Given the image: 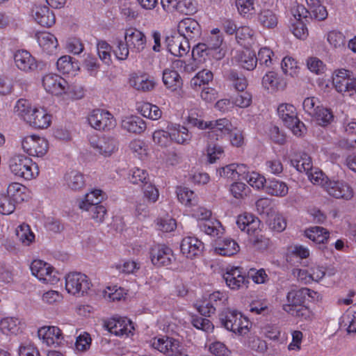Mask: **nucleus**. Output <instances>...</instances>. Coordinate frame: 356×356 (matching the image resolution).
Wrapping results in <instances>:
<instances>
[{
	"mask_svg": "<svg viewBox=\"0 0 356 356\" xmlns=\"http://www.w3.org/2000/svg\"><path fill=\"white\" fill-rule=\"evenodd\" d=\"M124 41L115 38L113 41V53L119 60H126L129 51L140 54L147 47V37L143 32L136 29H127L124 34Z\"/></svg>",
	"mask_w": 356,
	"mask_h": 356,
	"instance_id": "f257e3e1",
	"label": "nucleus"
},
{
	"mask_svg": "<svg viewBox=\"0 0 356 356\" xmlns=\"http://www.w3.org/2000/svg\"><path fill=\"white\" fill-rule=\"evenodd\" d=\"M316 293L308 288L291 289L286 294V302L282 309L289 315L302 321H310L313 319L312 311L303 305L307 296L314 298Z\"/></svg>",
	"mask_w": 356,
	"mask_h": 356,
	"instance_id": "f03ea898",
	"label": "nucleus"
},
{
	"mask_svg": "<svg viewBox=\"0 0 356 356\" xmlns=\"http://www.w3.org/2000/svg\"><path fill=\"white\" fill-rule=\"evenodd\" d=\"M8 165L10 172L17 178L31 180L39 175L38 165L24 154H18L10 156Z\"/></svg>",
	"mask_w": 356,
	"mask_h": 356,
	"instance_id": "7ed1b4c3",
	"label": "nucleus"
},
{
	"mask_svg": "<svg viewBox=\"0 0 356 356\" xmlns=\"http://www.w3.org/2000/svg\"><path fill=\"white\" fill-rule=\"evenodd\" d=\"M219 321L222 327L234 333L242 335L248 332V319L236 310L222 309L219 314Z\"/></svg>",
	"mask_w": 356,
	"mask_h": 356,
	"instance_id": "20e7f679",
	"label": "nucleus"
},
{
	"mask_svg": "<svg viewBox=\"0 0 356 356\" xmlns=\"http://www.w3.org/2000/svg\"><path fill=\"white\" fill-rule=\"evenodd\" d=\"M277 114L284 124L296 136H301L305 126L297 116L296 108L290 104H281L277 108Z\"/></svg>",
	"mask_w": 356,
	"mask_h": 356,
	"instance_id": "39448f33",
	"label": "nucleus"
},
{
	"mask_svg": "<svg viewBox=\"0 0 356 356\" xmlns=\"http://www.w3.org/2000/svg\"><path fill=\"white\" fill-rule=\"evenodd\" d=\"M90 286L91 282L85 274L73 272L65 276V289L73 296H83L88 293Z\"/></svg>",
	"mask_w": 356,
	"mask_h": 356,
	"instance_id": "423d86ee",
	"label": "nucleus"
},
{
	"mask_svg": "<svg viewBox=\"0 0 356 356\" xmlns=\"http://www.w3.org/2000/svg\"><path fill=\"white\" fill-rule=\"evenodd\" d=\"M33 275L44 283L54 284L60 280L58 273L49 264L40 260H34L30 266Z\"/></svg>",
	"mask_w": 356,
	"mask_h": 356,
	"instance_id": "0eeeda50",
	"label": "nucleus"
},
{
	"mask_svg": "<svg viewBox=\"0 0 356 356\" xmlns=\"http://www.w3.org/2000/svg\"><path fill=\"white\" fill-rule=\"evenodd\" d=\"M90 125L96 130L109 131L115 127V120L108 111L97 108L90 112L88 117Z\"/></svg>",
	"mask_w": 356,
	"mask_h": 356,
	"instance_id": "6e6552de",
	"label": "nucleus"
},
{
	"mask_svg": "<svg viewBox=\"0 0 356 356\" xmlns=\"http://www.w3.org/2000/svg\"><path fill=\"white\" fill-rule=\"evenodd\" d=\"M227 286L232 290L246 289L249 284V277L246 273L239 267L227 268L223 275Z\"/></svg>",
	"mask_w": 356,
	"mask_h": 356,
	"instance_id": "1a4fd4ad",
	"label": "nucleus"
},
{
	"mask_svg": "<svg viewBox=\"0 0 356 356\" xmlns=\"http://www.w3.org/2000/svg\"><path fill=\"white\" fill-rule=\"evenodd\" d=\"M22 147L25 152L33 156H42L48 149V142L36 136H27L22 140Z\"/></svg>",
	"mask_w": 356,
	"mask_h": 356,
	"instance_id": "9d476101",
	"label": "nucleus"
},
{
	"mask_svg": "<svg viewBox=\"0 0 356 356\" xmlns=\"http://www.w3.org/2000/svg\"><path fill=\"white\" fill-rule=\"evenodd\" d=\"M325 190L337 199L350 200L354 195L353 188L343 180H328L325 182Z\"/></svg>",
	"mask_w": 356,
	"mask_h": 356,
	"instance_id": "9b49d317",
	"label": "nucleus"
},
{
	"mask_svg": "<svg viewBox=\"0 0 356 356\" xmlns=\"http://www.w3.org/2000/svg\"><path fill=\"white\" fill-rule=\"evenodd\" d=\"M227 297L220 291H215L211 293L208 300L204 302L197 307L200 314L204 316H209L214 314L217 309H221L227 304Z\"/></svg>",
	"mask_w": 356,
	"mask_h": 356,
	"instance_id": "f8f14e48",
	"label": "nucleus"
},
{
	"mask_svg": "<svg viewBox=\"0 0 356 356\" xmlns=\"http://www.w3.org/2000/svg\"><path fill=\"white\" fill-rule=\"evenodd\" d=\"M42 85L47 92L55 95L67 93L70 90L66 80L55 74H48L44 76Z\"/></svg>",
	"mask_w": 356,
	"mask_h": 356,
	"instance_id": "ddd939ff",
	"label": "nucleus"
},
{
	"mask_svg": "<svg viewBox=\"0 0 356 356\" xmlns=\"http://www.w3.org/2000/svg\"><path fill=\"white\" fill-rule=\"evenodd\" d=\"M90 143L95 152L104 157L111 156L118 148V140L114 137L109 136L92 138Z\"/></svg>",
	"mask_w": 356,
	"mask_h": 356,
	"instance_id": "4468645a",
	"label": "nucleus"
},
{
	"mask_svg": "<svg viewBox=\"0 0 356 356\" xmlns=\"http://www.w3.org/2000/svg\"><path fill=\"white\" fill-rule=\"evenodd\" d=\"M232 128V123L227 118L208 121L209 131L207 132V136L210 140H218L223 136L229 134Z\"/></svg>",
	"mask_w": 356,
	"mask_h": 356,
	"instance_id": "2eb2a0df",
	"label": "nucleus"
},
{
	"mask_svg": "<svg viewBox=\"0 0 356 356\" xmlns=\"http://www.w3.org/2000/svg\"><path fill=\"white\" fill-rule=\"evenodd\" d=\"M13 59L17 68L26 73L34 72L38 67L35 58L26 50L16 51Z\"/></svg>",
	"mask_w": 356,
	"mask_h": 356,
	"instance_id": "dca6fc26",
	"label": "nucleus"
},
{
	"mask_svg": "<svg viewBox=\"0 0 356 356\" xmlns=\"http://www.w3.org/2000/svg\"><path fill=\"white\" fill-rule=\"evenodd\" d=\"M356 79L353 77V73L345 69H340L335 72L333 77V84L336 90L341 93L348 95Z\"/></svg>",
	"mask_w": 356,
	"mask_h": 356,
	"instance_id": "f3484780",
	"label": "nucleus"
},
{
	"mask_svg": "<svg viewBox=\"0 0 356 356\" xmlns=\"http://www.w3.org/2000/svg\"><path fill=\"white\" fill-rule=\"evenodd\" d=\"M293 15L295 18L296 16L303 17L306 21L308 15L311 19H314L318 21H322L327 18V12L325 6L321 5V1L314 6H310L309 10L303 6H297L296 8L293 10Z\"/></svg>",
	"mask_w": 356,
	"mask_h": 356,
	"instance_id": "a211bd4d",
	"label": "nucleus"
},
{
	"mask_svg": "<svg viewBox=\"0 0 356 356\" xmlns=\"http://www.w3.org/2000/svg\"><path fill=\"white\" fill-rule=\"evenodd\" d=\"M167 48L175 56L182 57L186 55L191 49L190 42L179 34L166 38Z\"/></svg>",
	"mask_w": 356,
	"mask_h": 356,
	"instance_id": "6ab92c4d",
	"label": "nucleus"
},
{
	"mask_svg": "<svg viewBox=\"0 0 356 356\" xmlns=\"http://www.w3.org/2000/svg\"><path fill=\"white\" fill-rule=\"evenodd\" d=\"M151 261L158 266H168L175 259L172 250L164 245H156L151 249Z\"/></svg>",
	"mask_w": 356,
	"mask_h": 356,
	"instance_id": "aec40b11",
	"label": "nucleus"
},
{
	"mask_svg": "<svg viewBox=\"0 0 356 356\" xmlns=\"http://www.w3.org/2000/svg\"><path fill=\"white\" fill-rule=\"evenodd\" d=\"M177 30L179 34L187 39L188 42L195 40L201 35V28L199 23L190 17L181 20L178 24Z\"/></svg>",
	"mask_w": 356,
	"mask_h": 356,
	"instance_id": "412c9836",
	"label": "nucleus"
},
{
	"mask_svg": "<svg viewBox=\"0 0 356 356\" xmlns=\"http://www.w3.org/2000/svg\"><path fill=\"white\" fill-rule=\"evenodd\" d=\"M105 327L111 333L120 337H128L134 329L132 322L127 318H113L106 323Z\"/></svg>",
	"mask_w": 356,
	"mask_h": 356,
	"instance_id": "4be33fe9",
	"label": "nucleus"
},
{
	"mask_svg": "<svg viewBox=\"0 0 356 356\" xmlns=\"http://www.w3.org/2000/svg\"><path fill=\"white\" fill-rule=\"evenodd\" d=\"M38 336L48 346H58L63 339L61 330L56 326H44L38 330Z\"/></svg>",
	"mask_w": 356,
	"mask_h": 356,
	"instance_id": "5701e85b",
	"label": "nucleus"
},
{
	"mask_svg": "<svg viewBox=\"0 0 356 356\" xmlns=\"http://www.w3.org/2000/svg\"><path fill=\"white\" fill-rule=\"evenodd\" d=\"M180 249L186 257L193 259L202 254L204 243L195 237L188 236L183 238Z\"/></svg>",
	"mask_w": 356,
	"mask_h": 356,
	"instance_id": "b1692460",
	"label": "nucleus"
},
{
	"mask_svg": "<svg viewBox=\"0 0 356 356\" xmlns=\"http://www.w3.org/2000/svg\"><path fill=\"white\" fill-rule=\"evenodd\" d=\"M32 15L35 22L42 26L51 27L56 22L54 13L46 6L39 5L33 7Z\"/></svg>",
	"mask_w": 356,
	"mask_h": 356,
	"instance_id": "393cba45",
	"label": "nucleus"
},
{
	"mask_svg": "<svg viewBox=\"0 0 356 356\" xmlns=\"http://www.w3.org/2000/svg\"><path fill=\"white\" fill-rule=\"evenodd\" d=\"M259 224V220L250 213L240 215L236 220L237 227L250 236L258 234Z\"/></svg>",
	"mask_w": 356,
	"mask_h": 356,
	"instance_id": "a878e982",
	"label": "nucleus"
},
{
	"mask_svg": "<svg viewBox=\"0 0 356 356\" xmlns=\"http://www.w3.org/2000/svg\"><path fill=\"white\" fill-rule=\"evenodd\" d=\"M26 122L37 129H47L51 124V115L44 108L34 107Z\"/></svg>",
	"mask_w": 356,
	"mask_h": 356,
	"instance_id": "bb28decb",
	"label": "nucleus"
},
{
	"mask_svg": "<svg viewBox=\"0 0 356 356\" xmlns=\"http://www.w3.org/2000/svg\"><path fill=\"white\" fill-rule=\"evenodd\" d=\"M263 87L271 92L282 90L285 88L286 83L285 80L277 73L270 71L262 78Z\"/></svg>",
	"mask_w": 356,
	"mask_h": 356,
	"instance_id": "cd10ccee",
	"label": "nucleus"
},
{
	"mask_svg": "<svg viewBox=\"0 0 356 356\" xmlns=\"http://www.w3.org/2000/svg\"><path fill=\"white\" fill-rule=\"evenodd\" d=\"M169 130L170 142H175L178 144H188L191 140V134L188 130L179 124H170L167 127Z\"/></svg>",
	"mask_w": 356,
	"mask_h": 356,
	"instance_id": "c85d7f7f",
	"label": "nucleus"
},
{
	"mask_svg": "<svg viewBox=\"0 0 356 356\" xmlns=\"http://www.w3.org/2000/svg\"><path fill=\"white\" fill-rule=\"evenodd\" d=\"M130 86L140 92H148L152 90L154 86L155 83L147 74H134L129 79Z\"/></svg>",
	"mask_w": 356,
	"mask_h": 356,
	"instance_id": "c756f323",
	"label": "nucleus"
},
{
	"mask_svg": "<svg viewBox=\"0 0 356 356\" xmlns=\"http://www.w3.org/2000/svg\"><path fill=\"white\" fill-rule=\"evenodd\" d=\"M123 129L134 134H141L146 129L145 122L138 116H130L122 121Z\"/></svg>",
	"mask_w": 356,
	"mask_h": 356,
	"instance_id": "7c9ffc66",
	"label": "nucleus"
},
{
	"mask_svg": "<svg viewBox=\"0 0 356 356\" xmlns=\"http://www.w3.org/2000/svg\"><path fill=\"white\" fill-rule=\"evenodd\" d=\"M8 196L17 204L26 200L29 197L28 188L17 182L10 184L7 188Z\"/></svg>",
	"mask_w": 356,
	"mask_h": 356,
	"instance_id": "2f4dec72",
	"label": "nucleus"
},
{
	"mask_svg": "<svg viewBox=\"0 0 356 356\" xmlns=\"http://www.w3.org/2000/svg\"><path fill=\"white\" fill-rule=\"evenodd\" d=\"M24 323L16 318L6 317L1 320L0 329L6 334H17L22 331Z\"/></svg>",
	"mask_w": 356,
	"mask_h": 356,
	"instance_id": "473e14b6",
	"label": "nucleus"
},
{
	"mask_svg": "<svg viewBox=\"0 0 356 356\" xmlns=\"http://www.w3.org/2000/svg\"><path fill=\"white\" fill-rule=\"evenodd\" d=\"M38 42L44 51L48 54H52L58 47L56 38L49 32H42L37 36Z\"/></svg>",
	"mask_w": 356,
	"mask_h": 356,
	"instance_id": "72a5a7b5",
	"label": "nucleus"
},
{
	"mask_svg": "<svg viewBox=\"0 0 356 356\" xmlns=\"http://www.w3.org/2000/svg\"><path fill=\"white\" fill-rule=\"evenodd\" d=\"M64 183L71 190L79 191L84 187L85 179L83 174L76 170H72L65 175Z\"/></svg>",
	"mask_w": 356,
	"mask_h": 356,
	"instance_id": "f704fd0d",
	"label": "nucleus"
},
{
	"mask_svg": "<svg viewBox=\"0 0 356 356\" xmlns=\"http://www.w3.org/2000/svg\"><path fill=\"white\" fill-rule=\"evenodd\" d=\"M177 339L168 336H159L150 341V346L159 352L168 355Z\"/></svg>",
	"mask_w": 356,
	"mask_h": 356,
	"instance_id": "c9c22d12",
	"label": "nucleus"
},
{
	"mask_svg": "<svg viewBox=\"0 0 356 356\" xmlns=\"http://www.w3.org/2000/svg\"><path fill=\"white\" fill-rule=\"evenodd\" d=\"M291 165L300 172H309L312 170V163L311 157L306 153L296 154L291 159Z\"/></svg>",
	"mask_w": 356,
	"mask_h": 356,
	"instance_id": "e433bc0d",
	"label": "nucleus"
},
{
	"mask_svg": "<svg viewBox=\"0 0 356 356\" xmlns=\"http://www.w3.org/2000/svg\"><path fill=\"white\" fill-rule=\"evenodd\" d=\"M163 81L172 91L176 90L182 85V80L178 72L174 70L165 69L163 72Z\"/></svg>",
	"mask_w": 356,
	"mask_h": 356,
	"instance_id": "4c0bfd02",
	"label": "nucleus"
},
{
	"mask_svg": "<svg viewBox=\"0 0 356 356\" xmlns=\"http://www.w3.org/2000/svg\"><path fill=\"white\" fill-rule=\"evenodd\" d=\"M287 185L277 179H268L265 186V191L269 195L284 197L288 193Z\"/></svg>",
	"mask_w": 356,
	"mask_h": 356,
	"instance_id": "58836bf2",
	"label": "nucleus"
},
{
	"mask_svg": "<svg viewBox=\"0 0 356 356\" xmlns=\"http://www.w3.org/2000/svg\"><path fill=\"white\" fill-rule=\"evenodd\" d=\"M329 232L323 227L315 226L305 231V236L318 244L327 243L329 238Z\"/></svg>",
	"mask_w": 356,
	"mask_h": 356,
	"instance_id": "ea45409f",
	"label": "nucleus"
},
{
	"mask_svg": "<svg viewBox=\"0 0 356 356\" xmlns=\"http://www.w3.org/2000/svg\"><path fill=\"white\" fill-rule=\"evenodd\" d=\"M216 250L220 255L232 256L239 251V245L232 238H224L218 243Z\"/></svg>",
	"mask_w": 356,
	"mask_h": 356,
	"instance_id": "a19ab883",
	"label": "nucleus"
},
{
	"mask_svg": "<svg viewBox=\"0 0 356 356\" xmlns=\"http://www.w3.org/2000/svg\"><path fill=\"white\" fill-rule=\"evenodd\" d=\"M204 43L213 52L214 59L219 60L223 57L224 54L219 49L222 43V35H209Z\"/></svg>",
	"mask_w": 356,
	"mask_h": 356,
	"instance_id": "79ce46f5",
	"label": "nucleus"
},
{
	"mask_svg": "<svg viewBox=\"0 0 356 356\" xmlns=\"http://www.w3.org/2000/svg\"><path fill=\"white\" fill-rule=\"evenodd\" d=\"M177 196L179 201L188 207L195 205L197 202V197L193 191L186 187H178L177 188Z\"/></svg>",
	"mask_w": 356,
	"mask_h": 356,
	"instance_id": "37998d69",
	"label": "nucleus"
},
{
	"mask_svg": "<svg viewBox=\"0 0 356 356\" xmlns=\"http://www.w3.org/2000/svg\"><path fill=\"white\" fill-rule=\"evenodd\" d=\"M258 20L261 26L267 29H273L278 23L277 15L269 9L261 10L259 14Z\"/></svg>",
	"mask_w": 356,
	"mask_h": 356,
	"instance_id": "c03bdc74",
	"label": "nucleus"
},
{
	"mask_svg": "<svg viewBox=\"0 0 356 356\" xmlns=\"http://www.w3.org/2000/svg\"><path fill=\"white\" fill-rule=\"evenodd\" d=\"M58 70L63 74L74 73L79 69L77 62L72 61L70 56H61L56 63Z\"/></svg>",
	"mask_w": 356,
	"mask_h": 356,
	"instance_id": "a18cd8bd",
	"label": "nucleus"
},
{
	"mask_svg": "<svg viewBox=\"0 0 356 356\" xmlns=\"http://www.w3.org/2000/svg\"><path fill=\"white\" fill-rule=\"evenodd\" d=\"M239 65L248 70H254L257 63V56L254 53L250 50L242 51L238 58Z\"/></svg>",
	"mask_w": 356,
	"mask_h": 356,
	"instance_id": "49530a36",
	"label": "nucleus"
},
{
	"mask_svg": "<svg viewBox=\"0 0 356 356\" xmlns=\"http://www.w3.org/2000/svg\"><path fill=\"white\" fill-rule=\"evenodd\" d=\"M104 195L103 194L102 191L99 189L93 190L86 195L84 200L79 202V207L81 209H83L88 207L89 205H92L91 203L94 204V205L99 204L104 200Z\"/></svg>",
	"mask_w": 356,
	"mask_h": 356,
	"instance_id": "de8ad7c7",
	"label": "nucleus"
},
{
	"mask_svg": "<svg viewBox=\"0 0 356 356\" xmlns=\"http://www.w3.org/2000/svg\"><path fill=\"white\" fill-rule=\"evenodd\" d=\"M16 235L19 241L26 246L29 245L35 239V235L27 224H22L16 229Z\"/></svg>",
	"mask_w": 356,
	"mask_h": 356,
	"instance_id": "09e8293b",
	"label": "nucleus"
},
{
	"mask_svg": "<svg viewBox=\"0 0 356 356\" xmlns=\"http://www.w3.org/2000/svg\"><path fill=\"white\" fill-rule=\"evenodd\" d=\"M312 118L318 125L322 127L327 126L334 120L332 112L323 106L316 110V113L312 115Z\"/></svg>",
	"mask_w": 356,
	"mask_h": 356,
	"instance_id": "8fccbe9b",
	"label": "nucleus"
},
{
	"mask_svg": "<svg viewBox=\"0 0 356 356\" xmlns=\"http://www.w3.org/2000/svg\"><path fill=\"white\" fill-rule=\"evenodd\" d=\"M138 111L145 118H148L152 120H157L161 118L162 111L156 105L146 102L143 103L138 108Z\"/></svg>",
	"mask_w": 356,
	"mask_h": 356,
	"instance_id": "3c124183",
	"label": "nucleus"
},
{
	"mask_svg": "<svg viewBox=\"0 0 356 356\" xmlns=\"http://www.w3.org/2000/svg\"><path fill=\"white\" fill-rule=\"evenodd\" d=\"M213 52L208 48L204 42L198 43L192 50V56L194 60L204 62L207 58H213Z\"/></svg>",
	"mask_w": 356,
	"mask_h": 356,
	"instance_id": "603ef678",
	"label": "nucleus"
},
{
	"mask_svg": "<svg viewBox=\"0 0 356 356\" xmlns=\"http://www.w3.org/2000/svg\"><path fill=\"white\" fill-rule=\"evenodd\" d=\"M213 75L211 71L203 70L199 72L191 80V86L195 89L201 86L208 85L213 80Z\"/></svg>",
	"mask_w": 356,
	"mask_h": 356,
	"instance_id": "864d4df0",
	"label": "nucleus"
},
{
	"mask_svg": "<svg viewBox=\"0 0 356 356\" xmlns=\"http://www.w3.org/2000/svg\"><path fill=\"white\" fill-rule=\"evenodd\" d=\"M254 31L249 26H243L238 28L236 33V40L241 45H250L252 41Z\"/></svg>",
	"mask_w": 356,
	"mask_h": 356,
	"instance_id": "5fc2aeb1",
	"label": "nucleus"
},
{
	"mask_svg": "<svg viewBox=\"0 0 356 356\" xmlns=\"http://www.w3.org/2000/svg\"><path fill=\"white\" fill-rule=\"evenodd\" d=\"M254 0H236V6L239 14L245 18H251L255 13Z\"/></svg>",
	"mask_w": 356,
	"mask_h": 356,
	"instance_id": "6e6d98bb",
	"label": "nucleus"
},
{
	"mask_svg": "<svg viewBox=\"0 0 356 356\" xmlns=\"http://www.w3.org/2000/svg\"><path fill=\"white\" fill-rule=\"evenodd\" d=\"M33 108L31 106L30 102L24 99H19L14 108V112L26 122V118L31 115Z\"/></svg>",
	"mask_w": 356,
	"mask_h": 356,
	"instance_id": "4d7b16f0",
	"label": "nucleus"
},
{
	"mask_svg": "<svg viewBox=\"0 0 356 356\" xmlns=\"http://www.w3.org/2000/svg\"><path fill=\"white\" fill-rule=\"evenodd\" d=\"M200 229L208 235L216 236H218L221 231V224L216 219H210L203 222H200Z\"/></svg>",
	"mask_w": 356,
	"mask_h": 356,
	"instance_id": "13d9d810",
	"label": "nucleus"
},
{
	"mask_svg": "<svg viewBox=\"0 0 356 356\" xmlns=\"http://www.w3.org/2000/svg\"><path fill=\"white\" fill-rule=\"evenodd\" d=\"M274 56L275 54L271 49L268 47H263L259 49L257 60L260 65L269 67L276 61V58Z\"/></svg>",
	"mask_w": 356,
	"mask_h": 356,
	"instance_id": "bf43d9fd",
	"label": "nucleus"
},
{
	"mask_svg": "<svg viewBox=\"0 0 356 356\" xmlns=\"http://www.w3.org/2000/svg\"><path fill=\"white\" fill-rule=\"evenodd\" d=\"M230 194L236 200L245 199L250 193L249 187L243 182H234L229 186Z\"/></svg>",
	"mask_w": 356,
	"mask_h": 356,
	"instance_id": "052dcab7",
	"label": "nucleus"
},
{
	"mask_svg": "<svg viewBox=\"0 0 356 356\" xmlns=\"http://www.w3.org/2000/svg\"><path fill=\"white\" fill-rule=\"evenodd\" d=\"M228 79L233 87L238 91L243 92L248 86L245 77L236 71L232 70L228 75Z\"/></svg>",
	"mask_w": 356,
	"mask_h": 356,
	"instance_id": "680f3d73",
	"label": "nucleus"
},
{
	"mask_svg": "<svg viewBox=\"0 0 356 356\" xmlns=\"http://www.w3.org/2000/svg\"><path fill=\"white\" fill-rule=\"evenodd\" d=\"M327 40L334 49H342L345 47V36L339 31L329 32L327 35Z\"/></svg>",
	"mask_w": 356,
	"mask_h": 356,
	"instance_id": "e2e57ef3",
	"label": "nucleus"
},
{
	"mask_svg": "<svg viewBox=\"0 0 356 356\" xmlns=\"http://www.w3.org/2000/svg\"><path fill=\"white\" fill-rule=\"evenodd\" d=\"M92 205H89L88 207L83 209L90 213L91 218L94 219L97 222H102L104 220V216L106 213V209L103 205L96 204L91 203Z\"/></svg>",
	"mask_w": 356,
	"mask_h": 356,
	"instance_id": "0e129e2a",
	"label": "nucleus"
},
{
	"mask_svg": "<svg viewBox=\"0 0 356 356\" xmlns=\"http://www.w3.org/2000/svg\"><path fill=\"white\" fill-rule=\"evenodd\" d=\"M268 225L270 229L277 232H281L286 229V222L282 216L275 214L269 217L268 220Z\"/></svg>",
	"mask_w": 356,
	"mask_h": 356,
	"instance_id": "69168bd1",
	"label": "nucleus"
},
{
	"mask_svg": "<svg viewBox=\"0 0 356 356\" xmlns=\"http://www.w3.org/2000/svg\"><path fill=\"white\" fill-rule=\"evenodd\" d=\"M295 19H296V22L291 26L292 33L297 38L304 40L308 35L307 28L306 27L305 22L302 21V19L304 18L296 16V18Z\"/></svg>",
	"mask_w": 356,
	"mask_h": 356,
	"instance_id": "338daca9",
	"label": "nucleus"
},
{
	"mask_svg": "<svg viewBox=\"0 0 356 356\" xmlns=\"http://www.w3.org/2000/svg\"><path fill=\"white\" fill-rule=\"evenodd\" d=\"M129 181L134 184L144 185L149 181L148 173L145 170L135 168L132 170Z\"/></svg>",
	"mask_w": 356,
	"mask_h": 356,
	"instance_id": "774afa93",
	"label": "nucleus"
}]
</instances>
